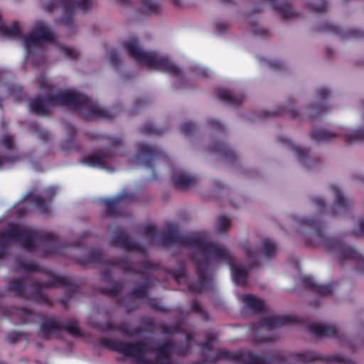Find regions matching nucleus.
<instances>
[{
    "mask_svg": "<svg viewBox=\"0 0 364 364\" xmlns=\"http://www.w3.org/2000/svg\"><path fill=\"white\" fill-rule=\"evenodd\" d=\"M40 88L46 91L43 98L36 97L29 103L30 110L39 116H48L49 105L67 106L80 113L82 118L89 120L100 119L111 120L117 116L114 109H107L98 105L97 102L86 95L70 90L53 93L54 87L46 80H39Z\"/></svg>",
    "mask_w": 364,
    "mask_h": 364,
    "instance_id": "obj_1",
    "label": "nucleus"
},
{
    "mask_svg": "<svg viewBox=\"0 0 364 364\" xmlns=\"http://www.w3.org/2000/svg\"><path fill=\"white\" fill-rule=\"evenodd\" d=\"M214 336L208 334L206 340L200 346L203 350V355L200 362L192 364L215 363L218 360L233 361L240 364H276L285 363L287 360L292 357L296 361L308 363L314 360H322L326 363L350 364V359L339 355H332L323 357L318 353L307 351L300 353H292L284 356L280 353H271L265 356L257 355L252 351L237 350L232 352L228 350L220 349L214 356H209L205 352L212 350L213 348Z\"/></svg>",
    "mask_w": 364,
    "mask_h": 364,
    "instance_id": "obj_2",
    "label": "nucleus"
},
{
    "mask_svg": "<svg viewBox=\"0 0 364 364\" xmlns=\"http://www.w3.org/2000/svg\"><path fill=\"white\" fill-rule=\"evenodd\" d=\"M242 250L250 259L248 268L238 267L235 264V258L226 249L212 243L205 255L200 258L197 253L192 255L191 259L196 267L198 279L188 285L192 292L201 293L209 289L212 284V277L209 272L210 257L225 262L230 267L232 279L237 285L245 287L250 269L259 264L258 252L253 250L249 244L242 245Z\"/></svg>",
    "mask_w": 364,
    "mask_h": 364,
    "instance_id": "obj_3",
    "label": "nucleus"
},
{
    "mask_svg": "<svg viewBox=\"0 0 364 364\" xmlns=\"http://www.w3.org/2000/svg\"><path fill=\"white\" fill-rule=\"evenodd\" d=\"M100 346L124 356L132 358L137 364H174L172 355L183 356L190 353V346L186 344L176 347L173 340L167 339L153 343L149 346L143 341L121 342L101 338Z\"/></svg>",
    "mask_w": 364,
    "mask_h": 364,
    "instance_id": "obj_4",
    "label": "nucleus"
},
{
    "mask_svg": "<svg viewBox=\"0 0 364 364\" xmlns=\"http://www.w3.org/2000/svg\"><path fill=\"white\" fill-rule=\"evenodd\" d=\"M56 287H67L65 296L60 299L62 306L67 309L70 300L74 298L80 290V286L75 284L70 277L55 275L50 279L41 282L26 275L14 278L8 284V289L16 296L48 306H51L52 301L43 293V290Z\"/></svg>",
    "mask_w": 364,
    "mask_h": 364,
    "instance_id": "obj_5",
    "label": "nucleus"
},
{
    "mask_svg": "<svg viewBox=\"0 0 364 364\" xmlns=\"http://www.w3.org/2000/svg\"><path fill=\"white\" fill-rule=\"evenodd\" d=\"M46 243V255H58L60 251L68 247V245L62 241L56 235L38 230L31 227H21L18 224H11L6 230L0 232V259L4 258L7 250L6 245L9 242H16L23 248L32 251L36 249V242Z\"/></svg>",
    "mask_w": 364,
    "mask_h": 364,
    "instance_id": "obj_6",
    "label": "nucleus"
},
{
    "mask_svg": "<svg viewBox=\"0 0 364 364\" xmlns=\"http://www.w3.org/2000/svg\"><path fill=\"white\" fill-rule=\"evenodd\" d=\"M299 223L311 230L313 240L312 241L306 240L307 246L321 245L328 252L335 254L342 265L346 260H353L355 262L357 271L364 272V257L353 247L348 245L341 239L327 237L323 232V223L319 217L302 218L299 219Z\"/></svg>",
    "mask_w": 364,
    "mask_h": 364,
    "instance_id": "obj_7",
    "label": "nucleus"
},
{
    "mask_svg": "<svg viewBox=\"0 0 364 364\" xmlns=\"http://www.w3.org/2000/svg\"><path fill=\"white\" fill-rule=\"evenodd\" d=\"M144 235L149 240L151 244L156 243L161 245H176L196 249L193 253H197L200 258L205 255L212 242H208L205 237L198 233L183 235L178 232L174 224L168 225V228L159 232L156 226L153 225H146L143 229Z\"/></svg>",
    "mask_w": 364,
    "mask_h": 364,
    "instance_id": "obj_8",
    "label": "nucleus"
},
{
    "mask_svg": "<svg viewBox=\"0 0 364 364\" xmlns=\"http://www.w3.org/2000/svg\"><path fill=\"white\" fill-rule=\"evenodd\" d=\"M75 262L81 266L100 264L107 266L106 269L101 273V279L106 282H110L112 280V273L108 268L109 267H118L124 273L139 274H146L158 267L157 264L149 259L136 263L131 262L127 256L105 259L102 250L98 248L91 250L85 257L75 258Z\"/></svg>",
    "mask_w": 364,
    "mask_h": 364,
    "instance_id": "obj_9",
    "label": "nucleus"
},
{
    "mask_svg": "<svg viewBox=\"0 0 364 364\" xmlns=\"http://www.w3.org/2000/svg\"><path fill=\"white\" fill-rule=\"evenodd\" d=\"M123 46L127 54L139 64L176 77L181 74L180 68L167 56L159 55L156 51L146 52L141 50L138 46V40L135 38L124 41Z\"/></svg>",
    "mask_w": 364,
    "mask_h": 364,
    "instance_id": "obj_10",
    "label": "nucleus"
},
{
    "mask_svg": "<svg viewBox=\"0 0 364 364\" xmlns=\"http://www.w3.org/2000/svg\"><path fill=\"white\" fill-rule=\"evenodd\" d=\"M92 6L90 0H52L46 5V10L48 12L53 11L58 7L63 9V16L60 18L61 23L67 28H72L74 26V11L75 9L85 11Z\"/></svg>",
    "mask_w": 364,
    "mask_h": 364,
    "instance_id": "obj_11",
    "label": "nucleus"
},
{
    "mask_svg": "<svg viewBox=\"0 0 364 364\" xmlns=\"http://www.w3.org/2000/svg\"><path fill=\"white\" fill-rule=\"evenodd\" d=\"M136 157L141 159V164L150 168L154 178H156L154 164L159 159H165L167 154L157 146H151L145 143H139L137 146Z\"/></svg>",
    "mask_w": 364,
    "mask_h": 364,
    "instance_id": "obj_12",
    "label": "nucleus"
},
{
    "mask_svg": "<svg viewBox=\"0 0 364 364\" xmlns=\"http://www.w3.org/2000/svg\"><path fill=\"white\" fill-rule=\"evenodd\" d=\"M338 136L344 137L346 143L352 144L364 140V129L353 130L350 134L345 130H342L340 133H334L326 129H315L311 133V138L316 141H331Z\"/></svg>",
    "mask_w": 364,
    "mask_h": 364,
    "instance_id": "obj_13",
    "label": "nucleus"
},
{
    "mask_svg": "<svg viewBox=\"0 0 364 364\" xmlns=\"http://www.w3.org/2000/svg\"><path fill=\"white\" fill-rule=\"evenodd\" d=\"M55 36L48 30V26L43 22L36 24L33 31L24 38L25 47L28 52L33 46H40L47 42H53Z\"/></svg>",
    "mask_w": 364,
    "mask_h": 364,
    "instance_id": "obj_14",
    "label": "nucleus"
},
{
    "mask_svg": "<svg viewBox=\"0 0 364 364\" xmlns=\"http://www.w3.org/2000/svg\"><path fill=\"white\" fill-rule=\"evenodd\" d=\"M113 159V151L112 149L108 148L84 156L82 158L81 161L88 166L104 168L113 172L114 168L109 167Z\"/></svg>",
    "mask_w": 364,
    "mask_h": 364,
    "instance_id": "obj_15",
    "label": "nucleus"
},
{
    "mask_svg": "<svg viewBox=\"0 0 364 364\" xmlns=\"http://www.w3.org/2000/svg\"><path fill=\"white\" fill-rule=\"evenodd\" d=\"M301 320L295 315H269L262 316L258 324L252 323L250 328L252 331H257L260 328H274L285 325L299 323Z\"/></svg>",
    "mask_w": 364,
    "mask_h": 364,
    "instance_id": "obj_16",
    "label": "nucleus"
},
{
    "mask_svg": "<svg viewBox=\"0 0 364 364\" xmlns=\"http://www.w3.org/2000/svg\"><path fill=\"white\" fill-rule=\"evenodd\" d=\"M134 196L125 191L122 192L113 198H105L102 202L105 205V214L107 216H122L124 207L133 200Z\"/></svg>",
    "mask_w": 364,
    "mask_h": 364,
    "instance_id": "obj_17",
    "label": "nucleus"
},
{
    "mask_svg": "<svg viewBox=\"0 0 364 364\" xmlns=\"http://www.w3.org/2000/svg\"><path fill=\"white\" fill-rule=\"evenodd\" d=\"M111 245L114 247H121L127 252L146 253L145 248L140 244L132 241L129 235L122 228L114 230Z\"/></svg>",
    "mask_w": 364,
    "mask_h": 364,
    "instance_id": "obj_18",
    "label": "nucleus"
},
{
    "mask_svg": "<svg viewBox=\"0 0 364 364\" xmlns=\"http://www.w3.org/2000/svg\"><path fill=\"white\" fill-rule=\"evenodd\" d=\"M56 194V190L53 187H49L43 191L46 198L38 194H28L25 196V200H31L33 203L38 211L41 214H48L50 212L49 206L46 200L50 202Z\"/></svg>",
    "mask_w": 364,
    "mask_h": 364,
    "instance_id": "obj_19",
    "label": "nucleus"
},
{
    "mask_svg": "<svg viewBox=\"0 0 364 364\" xmlns=\"http://www.w3.org/2000/svg\"><path fill=\"white\" fill-rule=\"evenodd\" d=\"M317 31L328 32L332 34L338 35L343 38H364V31L359 28H350L346 31L341 30L337 25L331 22H325L320 25Z\"/></svg>",
    "mask_w": 364,
    "mask_h": 364,
    "instance_id": "obj_20",
    "label": "nucleus"
},
{
    "mask_svg": "<svg viewBox=\"0 0 364 364\" xmlns=\"http://www.w3.org/2000/svg\"><path fill=\"white\" fill-rule=\"evenodd\" d=\"M262 3L269 4L272 9L278 12L279 16L284 20H289L298 16L292 9L291 0H260Z\"/></svg>",
    "mask_w": 364,
    "mask_h": 364,
    "instance_id": "obj_21",
    "label": "nucleus"
},
{
    "mask_svg": "<svg viewBox=\"0 0 364 364\" xmlns=\"http://www.w3.org/2000/svg\"><path fill=\"white\" fill-rule=\"evenodd\" d=\"M331 188L335 196V204L329 210L331 215L335 216L348 210L352 205L351 200L346 198L337 186L332 185Z\"/></svg>",
    "mask_w": 364,
    "mask_h": 364,
    "instance_id": "obj_22",
    "label": "nucleus"
},
{
    "mask_svg": "<svg viewBox=\"0 0 364 364\" xmlns=\"http://www.w3.org/2000/svg\"><path fill=\"white\" fill-rule=\"evenodd\" d=\"M301 282L304 286L311 290V291L316 292L321 296L331 295L336 286L335 283L328 284H318L316 282L313 277L311 276H303L301 277Z\"/></svg>",
    "mask_w": 364,
    "mask_h": 364,
    "instance_id": "obj_23",
    "label": "nucleus"
},
{
    "mask_svg": "<svg viewBox=\"0 0 364 364\" xmlns=\"http://www.w3.org/2000/svg\"><path fill=\"white\" fill-rule=\"evenodd\" d=\"M171 179L174 186L182 191L194 186L198 181L197 177L189 175L183 170L173 171Z\"/></svg>",
    "mask_w": 364,
    "mask_h": 364,
    "instance_id": "obj_24",
    "label": "nucleus"
},
{
    "mask_svg": "<svg viewBox=\"0 0 364 364\" xmlns=\"http://www.w3.org/2000/svg\"><path fill=\"white\" fill-rule=\"evenodd\" d=\"M309 331L316 338H337L338 329L335 325L311 323L308 326Z\"/></svg>",
    "mask_w": 364,
    "mask_h": 364,
    "instance_id": "obj_25",
    "label": "nucleus"
},
{
    "mask_svg": "<svg viewBox=\"0 0 364 364\" xmlns=\"http://www.w3.org/2000/svg\"><path fill=\"white\" fill-rule=\"evenodd\" d=\"M210 149L222 156L227 162L233 163L237 159L235 151L224 141H214Z\"/></svg>",
    "mask_w": 364,
    "mask_h": 364,
    "instance_id": "obj_26",
    "label": "nucleus"
},
{
    "mask_svg": "<svg viewBox=\"0 0 364 364\" xmlns=\"http://www.w3.org/2000/svg\"><path fill=\"white\" fill-rule=\"evenodd\" d=\"M40 328L42 333V337L48 339L50 336L55 334L63 331V325L54 321L53 318L43 317L41 320Z\"/></svg>",
    "mask_w": 364,
    "mask_h": 364,
    "instance_id": "obj_27",
    "label": "nucleus"
},
{
    "mask_svg": "<svg viewBox=\"0 0 364 364\" xmlns=\"http://www.w3.org/2000/svg\"><path fill=\"white\" fill-rule=\"evenodd\" d=\"M66 138L62 141L60 148L63 151H78L79 147L75 144V139L77 135L75 127L71 124H67L65 127Z\"/></svg>",
    "mask_w": 364,
    "mask_h": 364,
    "instance_id": "obj_28",
    "label": "nucleus"
},
{
    "mask_svg": "<svg viewBox=\"0 0 364 364\" xmlns=\"http://www.w3.org/2000/svg\"><path fill=\"white\" fill-rule=\"evenodd\" d=\"M240 300L255 314H259L266 311V306L263 300L259 299L252 294L242 295Z\"/></svg>",
    "mask_w": 364,
    "mask_h": 364,
    "instance_id": "obj_29",
    "label": "nucleus"
},
{
    "mask_svg": "<svg viewBox=\"0 0 364 364\" xmlns=\"http://www.w3.org/2000/svg\"><path fill=\"white\" fill-rule=\"evenodd\" d=\"M278 140L280 143L287 145L291 150L294 151L296 154L298 160L305 166H307L305 162L306 159L309 157V149L294 145L291 141L285 136H279Z\"/></svg>",
    "mask_w": 364,
    "mask_h": 364,
    "instance_id": "obj_30",
    "label": "nucleus"
},
{
    "mask_svg": "<svg viewBox=\"0 0 364 364\" xmlns=\"http://www.w3.org/2000/svg\"><path fill=\"white\" fill-rule=\"evenodd\" d=\"M6 311L8 316L15 314L20 317V321L17 323L18 324H26L34 322L35 315L29 309L24 308L16 309L14 307H9L6 309Z\"/></svg>",
    "mask_w": 364,
    "mask_h": 364,
    "instance_id": "obj_31",
    "label": "nucleus"
},
{
    "mask_svg": "<svg viewBox=\"0 0 364 364\" xmlns=\"http://www.w3.org/2000/svg\"><path fill=\"white\" fill-rule=\"evenodd\" d=\"M216 95L220 100L232 106L240 105L245 100L243 95H232L231 93L225 89H219L216 92Z\"/></svg>",
    "mask_w": 364,
    "mask_h": 364,
    "instance_id": "obj_32",
    "label": "nucleus"
},
{
    "mask_svg": "<svg viewBox=\"0 0 364 364\" xmlns=\"http://www.w3.org/2000/svg\"><path fill=\"white\" fill-rule=\"evenodd\" d=\"M151 285V280L146 279L141 285L134 287L129 294V296L139 299H146L148 296V291Z\"/></svg>",
    "mask_w": 364,
    "mask_h": 364,
    "instance_id": "obj_33",
    "label": "nucleus"
},
{
    "mask_svg": "<svg viewBox=\"0 0 364 364\" xmlns=\"http://www.w3.org/2000/svg\"><path fill=\"white\" fill-rule=\"evenodd\" d=\"M29 128L43 142L49 141L52 139L51 133L46 129H42L40 124L36 122H31Z\"/></svg>",
    "mask_w": 364,
    "mask_h": 364,
    "instance_id": "obj_34",
    "label": "nucleus"
},
{
    "mask_svg": "<svg viewBox=\"0 0 364 364\" xmlns=\"http://www.w3.org/2000/svg\"><path fill=\"white\" fill-rule=\"evenodd\" d=\"M63 330L66 331L69 334L75 338H80L83 336V333L79 327L77 320H69L63 325Z\"/></svg>",
    "mask_w": 364,
    "mask_h": 364,
    "instance_id": "obj_35",
    "label": "nucleus"
},
{
    "mask_svg": "<svg viewBox=\"0 0 364 364\" xmlns=\"http://www.w3.org/2000/svg\"><path fill=\"white\" fill-rule=\"evenodd\" d=\"M276 244L270 239L266 238L262 241V252L266 258H270L276 252Z\"/></svg>",
    "mask_w": 364,
    "mask_h": 364,
    "instance_id": "obj_36",
    "label": "nucleus"
},
{
    "mask_svg": "<svg viewBox=\"0 0 364 364\" xmlns=\"http://www.w3.org/2000/svg\"><path fill=\"white\" fill-rule=\"evenodd\" d=\"M160 5L152 0H144L141 11L147 14H156L160 11Z\"/></svg>",
    "mask_w": 364,
    "mask_h": 364,
    "instance_id": "obj_37",
    "label": "nucleus"
},
{
    "mask_svg": "<svg viewBox=\"0 0 364 364\" xmlns=\"http://www.w3.org/2000/svg\"><path fill=\"white\" fill-rule=\"evenodd\" d=\"M124 284L122 282H117L115 284L110 287H102L100 291L103 294L110 296H118L123 288Z\"/></svg>",
    "mask_w": 364,
    "mask_h": 364,
    "instance_id": "obj_38",
    "label": "nucleus"
},
{
    "mask_svg": "<svg viewBox=\"0 0 364 364\" xmlns=\"http://www.w3.org/2000/svg\"><path fill=\"white\" fill-rule=\"evenodd\" d=\"M310 10L316 13H324L328 9L326 0H309L308 2Z\"/></svg>",
    "mask_w": 364,
    "mask_h": 364,
    "instance_id": "obj_39",
    "label": "nucleus"
},
{
    "mask_svg": "<svg viewBox=\"0 0 364 364\" xmlns=\"http://www.w3.org/2000/svg\"><path fill=\"white\" fill-rule=\"evenodd\" d=\"M10 95L14 97L16 102L26 100V95L23 92V87L17 85H11L9 87Z\"/></svg>",
    "mask_w": 364,
    "mask_h": 364,
    "instance_id": "obj_40",
    "label": "nucleus"
},
{
    "mask_svg": "<svg viewBox=\"0 0 364 364\" xmlns=\"http://www.w3.org/2000/svg\"><path fill=\"white\" fill-rule=\"evenodd\" d=\"M141 131L144 134H152L156 136L161 135L164 133L163 129L157 128L150 123L144 124L141 128Z\"/></svg>",
    "mask_w": 364,
    "mask_h": 364,
    "instance_id": "obj_41",
    "label": "nucleus"
},
{
    "mask_svg": "<svg viewBox=\"0 0 364 364\" xmlns=\"http://www.w3.org/2000/svg\"><path fill=\"white\" fill-rule=\"evenodd\" d=\"M191 310L199 314L203 320L208 319V314L205 311L200 304L197 300H193L191 303Z\"/></svg>",
    "mask_w": 364,
    "mask_h": 364,
    "instance_id": "obj_42",
    "label": "nucleus"
},
{
    "mask_svg": "<svg viewBox=\"0 0 364 364\" xmlns=\"http://www.w3.org/2000/svg\"><path fill=\"white\" fill-rule=\"evenodd\" d=\"M230 227V220L225 215L220 216L217 223V229L219 232H226Z\"/></svg>",
    "mask_w": 364,
    "mask_h": 364,
    "instance_id": "obj_43",
    "label": "nucleus"
},
{
    "mask_svg": "<svg viewBox=\"0 0 364 364\" xmlns=\"http://www.w3.org/2000/svg\"><path fill=\"white\" fill-rule=\"evenodd\" d=\"M117 331L130 336L138 335L141 333V330L139 328H134L129 330V326L127 323H122L120 326H117Z\"/></svg>",
    "mask_w": 364,
    "mask_h": 364,
    "instance_id": "obj_44",
    "label": "nucleus"
},
{
    "mask_svg": "<svg viewBox=\"0 0 364 364\" xmlns=\"http://www.w3.org/2000/svg\"><path fill=\"white\" fill-rule=\"evenodd\" d=\"M196 129V124L191 122H184L181 127V133L186 136L191 135Z\"/></svg>",
    "mask_w": 364,
    "mask_h": 364,
    "instance_id": "obj_45",
    "label": "nucleus"
},
{
    "mask_svg": "<svg viewBox=\"0 0 364 364\" xmlns=\"http://www.w3.org/2000/svg\"><path fill=\"white\" fill-rule=\"evenodd\" d=\"M148 305L151 309L154 311L161 312L166 311V308L156 298H149Z\"/></svg>",
    "mask_w": 364,
    "mask_h": 364,
    "instance_id": "obj_46",
    "label": "nucleus"
},
{
    "mask_svg": "<svg viewBox=\"0 0 364 364\" xmlns=\"http://www.w3.org/2000/svg\"><path fill=\"white\" fill-rule=\"evenodd\" d=\"M19 267L25 272H38L40 267L33 262H23L19 263Z\"/></svg>",
    "mask_w": 364,
    "mask_h": 364,
    "instance_id": "obj_47",
    "label": "nucleus"
},
{
    "mask_svg": "<svg viewBox=\"0 0 364 364\" xmlns=\"http://www.w3.org/2000/svg\"><path fill=\"white\" fill-rule=\"evenodd\" d=\"M1 144L8 150H11L14 147V139L11 135L6 134L1 139Z\"/></svg>",
    "mask_w": 364,
    "mask_h": 364,
    "instance_id": "obj_48",
    "label": "nucleus"
},
{
    "mask_svg": "<svg viewBox=\"0 0 364 364\" xmlns=\"http://www.w3.org/2000/svg\"><path fill=\"white\" fill-rule=\"evenodd\" d=\"M23 336L24 334L21 332L11 331L7 335L6 341L11 343H16Z\"/></svg>",
    "mask_w": 364,
    "mask_h": 364,
    "instance_id": "obj_49",
    "label": "nucleus"
},
{
    "mask_svg": "<svg viewBox=\"0 0 364 364\" xmlns=\"http://www.w3.org/2000/svg\"><path fill=\"white\" fill-rule=\"evenodd\" d=\"M329 95L330 92L326 87H321L316 91V97L321 102L326 101Z\"/></svg>",
    "mask_w": 364,
    "mask_h": 364,
    "instance_id": "obj_50",
    "label": "nucleus"
},
{
    "mask_svg": "<svg viewBox=\"0 0 364 364\" xmlns=\"http://www.w3.org/2000/svg\"><path fill=\"white\" fill-rule=\"evenodd\" d=\"M109 61H110V63L114 67H117L120 64V63H121L120 58H119L117 52L115 50H112L109 52Z\"/></svg>",
    "mask_w": 364,
    "mask_h": 364,
    "instance_id": "obj_51",
    "label": "nucleus"
},
{
    "mask_svg": "<svg viewBox=\"0 0 364 364\" xmlns=\"http://www.w3.org/2000/svg\"><path fill=\"white\" fill-rule=\"evenodd\" d=\"M208 126L215 130L223 131L224 127L223 125L217 119H210L208 120Z\"/></svg>",
    "mask_w": 364,
    "mask_h": 364,
    "instance_id": "obj_52",
    "label": "nucleus"
},
{
    "mask_svg": "<svg viewBox=\"0 0 364 364\" xmlns=\"http://www.w3.org/2000/svg\"><path fill=\"white\" fill-rule=\"evenodd\" d=\"M269 67L277 71H280L284 70V65L281 60H272L269 62Z\"/></svg>",
    "mask_w": 364,
    "mask_h": 364,
    "instance_id": "obj_53",
    "label": "nucleus"
},
{
    "mask_svg": "<svg viewBox=\"0 0 364 364\" xmlns=\"http://www.w3.org/2000/svg\"><path fill=\"white\" fill-rule=\"evenodd\" d=\"M327 111V109L322 105H316L312 107L311 114L314 117H320Z\"/></svg>",
    "mask_w": 364,
    "mask_h": 364,
    "instance_id": "obj_54",
    "label": "nucleus"
},
{
    "mask_svg": "<svg viewBox=\"0 0 364 364\" xmlns=\"http://www.w3.org/2000/svg\"><path fill=\"white\" fill-rule=\"evenodd\" d=\"M353 234L358 237H364V219H361L358 222V227L353 230Z\"/></svg>",
    "mask_w": 364,
    "mask_h": 364,
    "instance_id": "obj_55",
    "label": "nucleus"
},
{
    "mask_svg": "<svg viewBox=\"0 0 364 364\" xmlns=\"http://www.w3.org/2000/svg\"><path fill=\"white\" fill-rule=\"evenodd\" d=\"M312 201L314 203V205L318 208L319 211H323L325 210L326 203L323 199L318 197H315L312 198Z\"/></svg>",
    "mask_w": 364,
    "mask_h": 364,
    "instance_id": "obj_56",
    "label": "nucleus"
},
{
    "mask_svg": "<svg viewBox=\"0 0 364 364\" xmlns=\"http://www.w3.org/2000/svg\"><path fill=\"white\" fill-rule=\"evenodd\" d=\"M186 274V270L184 267H180L178 269L175 270L173 275L177 282H179L181 279L184 277Z\"/></svg>",
    "mask_w": 364,
    "mask_h": 364,
    "instance_id": "obj_57",
    "label": "nucleus"
},
{
    "mask_svg": "<svg viewBox=\"0 0 364 364\" xmlns=\"http://www.w3.org/2000/svg\"><path fill=\"white\" fill-rule=\"evenodd\" d=\"M65 54L72 60H76L78 57V52L72 48H65Z\"/></svg>",
    "mask_w": 364,
    "mask_h": 364,
    "instance_id": "obj_58",
    "label": "nucleus"
},
{
    "mask_svg": "<svg viewBox=\"0 0 364 364\" xmlns=\"http://www.w3.org/2000/svg\"><path fill=\"white\" fill-rule=\"evenodd\" d=\"M252 30L254 34L261 36H265L268 33V31L264 28L257 27L255 25H252Z\"/></svg>",
    "mask_w": 364,
    "mask_h": 364,
    "instance_id": "obj_59",
    "label": "nucleus"
},
{
    "mask_svg": "<svg viewBox=\"0 0 364 364\" xmlns=\"http://www.w3.org/2000/svg\"><path fill=\"white\" fill-rule=\"evenodd\" d=\"M101 329L104 331H117V326L114 323L109 322L101 326Z\"/></svg>",
    "mask_w": 364,
    "mask_h": 364,
    "instance_id": "obj_60",
    "label": "nucleus"
},
{
    "mask_svg": "<svg viewBox=\"0 0 364 364\" xmlns=\"http://www.w3.org/2000/svg\"><path fill=\"white\" fill-rule=\"evenodd\" d=\"M16 160H17L16 156H11V157L0 156V170L2 169L4 163L14 162Z\"/></svg>",
    "mask_w": 364,
    "mask_h": 364,
    "instance_id": "obj_61",
    "label": "nucleus"
},
{
    "mask_svg": "<svg viewBox=\"0 0 364 364\" xmlns=\"http://www.w3.org/2000/svg\"><path fill=\"white\" fill-rule=\"evenodd\" d=\"M148 100L144 97L137 98L135 101V107L139 109L140 107H144L148 104Z\"/></svg>",
    "mask_w": 364,
    "mask_h": 364,
    "instance_id": "obj_62",
    "label": "nucleus"
},
{
    "mask_svg": "<svg viewBox=\"0 0 364 364\" xmlns=\"http://www.w3.org/2000/svg\"><path fill=\"white\" fill-rule=\"evenodd\" d=\"M228 28V26L225 23H219L215 26V30L220 34L224 33L227 31Z\"/></svg>",
    "mask_w": 364,
    "mask_h": 364,
    "instance_id": "obj_63",
    "label": "nucleus"
},
{
    "mask_svg": "<svg viewBox=\"0 0 364 364\" xmlns=\"http://www.w3.org/2000/svg\"><path fill=\"white\" fill-rule=\"evenodd\" d=\"M273 339L271 337H256L255 338V343H262L268 341H272Z\"/></svg>",
    "mask_w": 364,
    "mask_h": 364,
    "instance_id": "obj_64",
    "label": "nucleus"
}]
</instances>
